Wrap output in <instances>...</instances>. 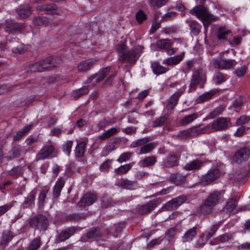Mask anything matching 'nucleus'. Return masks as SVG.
<instances>
[{"mask_svg":"<svg viewBox=\"0 0 250 250\" xmlns=\"http://www.w3.org/2000/svg\"><path fill=\"white\" fill-rule=\"evenodd\" d=\"M14 236V235L10 230H5L2 233L0 245L4 247H6Z\"/></svg>","mask_w":250,"mask_h":250,"instance_id":"obj_34","label":"nucleus"},{"mask_svg":"<svg viewBox=\"0 0 250 250\" xmlns=\"http://www.w3.org/2000/svg\"><path fill=\"white\" fill-rule=\"evenodd\" d=\"M246 68L245 66H243L240 68H236L234 70V73L238 77H242L246 73Z\"/></svg>","mask_w":250,"mask_h":250,"instance_id":"obj_64","label":"nucleus"},{"mask_svg":"<svg viewBox=\"0 0 250 250\" xmlns=\"http://www.w3.org/2000/svg\"><path fill=\"white\" fill-rule=\"evenodd\" d=\"M97 61L89 59L82 61L77 64V71L79 73H85L91 69Z\"/></svg>","mask_w":250,"mask_h":250,"instance_id":"obj_16","label":"nucleus"},{"mask_svg":"<svg viewBox=\"0 0 250 250\" xmlns=\"http://www.w3.org/2000/svg\"><path fill=\"white\" fill-rule=\"evenodd\" d=\"M187 199V198L185 195L178 196L167 203L165 205L164 208L167 210H174L184 203Z\"/></svg>","mask_w":250,"mask_h":250,"instance_id":"obj_14","label":"nucleus"},{"mask_svg":"<svg viewBox=\"0 0 250 250\" xmlns=\"http://www.w3.org/2000/svg\"><path fill=\"white\" fill-rule=\"evenodd\" d=\"M204 162L200 160L195 159L187 163L183 167L185 170L188 171H197L203 166Z\"/></svg>","mask_w":250,"mask_h":250,"instance_id":"obj_20","label":"nucleus"},{"mask_svg":"<svg viewBox=\"0 0 250 250\" xmlns=\"http://www.w3.org/2000/svg\"><path fill=\"white\" fill-rule=\"evenodd\" d=\"M115 185L119 187H122L125 189L134 190L138 187V184L136 181H131L127 179H121L117 181Z\"/></svg>","mask_w":250,"mask_h":250,"instance_id":"obj_17","label":"nucleus"},{"mask_svg":"<svg viewBox=\"0 0 250 250\" xmlns=\"http://www.w3.org/2000/svg\"><path fill=\"white\" fill-rule=\"evenodd\" d=\"M250 121V116L243 115L237 119L236 124L238 125H242Z\"/></svg>","mask_w":250,"mask_h":250,"instance_id":"obj_62","label":"nucleus"},{"mask_svg":"<svg viewBox=\"0 0 250 250\" xmlns=\"http://www.w3.org/2000/svg\"><path fill=\"white\" fill-rule=\"evenodd\" d=\"M110 70V66H107L104 68L99 74L96 79V83H99L102 81L108 73Z\"/></svg>","mask_w":250,"mask_h":250,"instance_id":"obj_54","label":"nucleus"},{"mask_svg":"<svg viewBox=\"0 0 250 250\" xmlns=\"http://www.w3.org/2000/svg\"><path fill=\"white\" fill-rule=\"evenodd\" d=\"M149 139L148 138H144L138 139L135 141H134L130 145L131 147L134 148L137 146H141L145 145L146 144L149 142Z\"/></svg>","mask_w":250,"mask_h":250,"instance_id":"obj_52","label":"nucleus"},{"mask_svg":"<svg viewBox=\"0 0 250 250\" xmlns=\"http://www.w3.org/2000/svg\"><path fill=\"white\" fill-rule=\"evenodd\" d=\"M184 55L174 56V57L167 58L163 61L164 63H166L168 65L178 64L183 58Z\"/></svg>","mask_w":250,"mask_h":250,"instance_id":"obj_40","label":"nucleus"},{"mask_svg":"<svg viewBox=\"0 0 250 250\" xmlns=\"http://www.w3.org/2000/svg\"><path fill=\"white\" fill-rule=\"evenodd\" d=\"M237 204L236 196L233 195L226 203L225 206L220 210V214L224 217H228L235 208Z\"/></svg>","mask_w":250,"mask_h":250,"instance_id":"obj_10","label":"nucleus"},{"mask_svg":"<svg viewBox=\"0 0 250 250\" xmlns=\"http://www.w3.org/2000/svg\"><path fill=\"white\" fill-rule=\"evenodd\" d=\"M26 50L25 47L22 44H19L17 47H13L12 51L14 53L22 54Z\"/></svg>","mask_w":250,"mask_h":250,"instance_id":"obj_63","label":"nucleus"},{"mask_svg":"<svg viewBox=\"0 0 250 250\" xmlns=\"http://www.w3.org/2000/svg\"><path fill=\"white\" fill-rule=\"evenodd\" d=\"M24 171V167L19 166L13 167L8 171V173L9 175L12 176L15 179H17L19 177L22 176Z\"/></svg>","mask_w":250,"mask_h":250,"instance_id":"obj_32","label":"nucleus"},{"mask_svg":"<svg viewBox=\"0 0 250 250\" xmlns=\"http://www.w3.org/2000/svg\"><path fill=\"white\" fill-rule=\"evenodd\" d=\"M214 93L212 91L206 92L199 96L196 100L197 103H201L210 99L214 95Z\"/></svg>","mask_w":250,"mask_h":250,"instance_id":"obj_50","label":"nucleus"},{"mask_svg":"<svg viewBox=\"0 0 250 250\" xmlns=\"http://www.w3.org/2000/svg\"><path fill=\"white\" fill-rule=\"evenodd\" d=\"M119 130L118 128L115 127H112L106 130L105 132L99 135L97 137L96 140L97 141H98L99 140L100 141H103L117 134Z\"/></svg>","mask_w":250,"mask_h":250,"instance_id":"obj_29","label":"nucleus"},{"mask_svg":"<svg viewBox=\"0 0 250 250\" xmlns=\"http://www.w3.org/2000/svg\"><path fill=\"white\" fill-rule=\"evenodd\" d=\"M156 46L160 49L167 50L168 55H172L174 53L173 48L170 49L171 46V42L170 40H159L156 42Z\"/></svg>","mask_w":250,"mask_h":250,"instance_id":"obj_21","label":"nucleus"},{"mask_svg":"<svg viewBox=\"0 0 250 250\" xmlns=\"http://www.w3.org/2000/svg\"><path fill=\"white\" fill-rule=\"evenodd\" d=\"M62 61L60 59L52 58L51 57H49L42 61L30 64L27 68V71L34 72H41L46 68L57 66Z\"/></svg>","mask_w":250,"mask_h":250,"instance_id":"obj_3","label":"nucleus"},{"mask_svg":"<svg viewBox=\"0 0 250 250\" xmlns=\"http://www.w3.org/2000/svg\"><path fill=\"white\" fill-rule=\"evenodd\" d=\"M86 217V215L84 213H74L67 215L66 219L68 221H77L80 219H84Z\"/></svg>","mask_w":250,"mask_h":250,"instance_id":"obj_53","label":"nucleus"},{"mask_svg":"<svg viewBox=\"0 0 250 250\" xmlns=\"http://www.w3.org/2000/svg\"><path fill=\"white\" fill-rule=\"evenodd\" d=\"M224 193L223 190L210 193L199 207L198 213L199 216L205 217L212 214L215 207L219 203L224 201Z\"/></svg>","mask_w":250,"mask_h":250,"instance_id":"obj_1","label":"nucleus"},{"mask_svg":"<svg viewBox=\"0 0 250 250\" xmlns=\"http://www.w3.org/2000/svg\"><path fill=\"white\" fill-rule=\"evenodd\" d=\"M195 132L197 134H201L205 133H208L211 132V128L209 125H208L204 127H199V128H196Z\"/></svg>","mask_w":250,"mask_h":250,"instance_id":"obj_61","label":"nucleus"},{"mask_svg":"<svg viewBox=\"0 0 250 250\" xmlns=\"http://www.w3.org/2000/svg\"><path fill=\"white\" fill-rule=\"evenodd\" d=\"M183 91L178 90L174 93L170 98L167 105V109H173L178 103V101Z\"/></svg>","mask_w":250,"mask_h":250,"instance_id":"obj_26","label":"nucleus"},{"mask_svg":"<svg viewBox=\"0 0 250 250\" xmlns=\"http://www.w3.org/2000/svg\"><path fill=\"white\" fill-rule=\"evenodd\" d=\"M219 228V225L218 224L212 225L208 230H206L205 232L203 234V237H205V239L206 240H208L214 236Z\"/></svg>","mask_w":250,"mask_h":250,"instance_id":"obj_39","label":"nucleus"},{"mask_svg":"<svg viewBox=\"0 0 250 250\" xmlns=\"http://www.w3.org/2000/svg\"><path fill=\"white\" fill-rule=\"evenodd\" d=\"M114 203L112 199L107 197H103L102 201V207L105 208L113 206Z\"/></svg>","mask_w":250,"mask_h":250,"instance_id":"obj_59","label":"nucleus"},{"mask_svg":"<svg viewBox=\"0 0 250 250\" xmlns=\"http://www.w3.org/2000/svg\"><path fill=\"white\" fill-rule=\"evenodd\" d=\"M231 32L225 27H219L217 31V39L219 41H226L231 36Z\"/></svg>","mask_w":250,"mask_h":250,"instance_id":"obj_27","label":"nucleus"},{"mask_svg":"<svg viewBox=\"0 0 250 250\" xmlns=\"http://www.w3.org/2000/svg\"><path fill=\"white\" fill-rule=\"evenodd\" d=\"M65 181L63 177H59L53 187V196L54 198H58L61 195V191L63 188Z\"/></svg>","mask_w":250,"mask_h":250,"instance_id":"obj_22","label":"nucleus"},{"mask_svg":"<svg viewBox=\"0 0 250 250\" xmlns=\"http://www.w3.org/2000/svg\"><path fill=\"white\" fill-rule=\"evenodd\" d=\"M127 47L125 44H119L117 48L119 60L127 64H134L138 60L143 52V47L138 46L127 50Z\"/></svg>","mask_w":250,"mask_h":250,"instance_id":"obj_2","label":"nucleus"},{"mask_svg":"<svg viewBox=\"0 0 250 250\" xmlns=\"http://www.w3.org/2000/svg\"><path fill=\"white\" fill-rule=\"evenodd\" d=\"M157 161V157L155 156H147L140 160L138 163V165L142 168L150 167L154 166Z\"/></svg>","mask_w":250,"mask_h":250,"instance_id":"obj_24","label":"nucleus"},{"mask_svg":"<svg viewBox=\"0 0 250 250\" xmlns=\"http://www.w3.org/2000/svg\"><path fill=\"white\" fill-rule=\"evenodd\" d=\"M30 226L35 230L45 231L47 229L49 222L46 216L42 214H38L29 220Z\"/></svg>","mask_w":250,"mask_h":250,"instance_id":"obj_6","label":"nucleus"},{"mask_svg":"<svg viewBox=\"0 0 250 250\" xmlns=\"http://www.w3.org/2000/svg\"><path fill=\"white\" fill-rule=\"evenodd\" d=\"M22 28L23 26L21 24L10 21L6 22L4 29L7 32L12 33L14 31H20Z\"/></svg>","mask_w":250,"mask_h":250,"instance_id":"obj_28","label":"nucleus"},{"mask_svg":"<svg viewBox=\"0 0 250 250\" xmlns=\"http://www.w3.org/2000/svg\"><path fill=\"white\" fill-rule=\"evenodd\" d=\"M197 235V228L194 227L188 230L182 237L183 242L191 241Z\"/></svg>","mask_w":250,"mask_h":250,"instance_id":"obj_31","label":"nucleus"},{"mask_svg":"<svg viewBox=\"0 0 250 250\" xmlns=\"http://www.w3.org/2000/svg\"><path fill=\"white\" fill-rule=\"evenodd\" d=\"M171 182L177 185H180L184 182L186 178V175H182L179 173L172 174L170 177Z\"/></svg>","mask_w":250,"mask_h":250,"instance_id":"obj_38","label":"nucleus"},{"mask_svg":"<svg viewBox=\"0 0 250 250\" xmlns=\"http://www.w3.org/2000/svg\"><path fill=\"white\" fill-rule=\"evenodd\" d=\"M17 11L20 17L22 19L28 17L31 13L28 5H21Z\"/></svg>","mask_w":250,"mask_h":250,"instance_id":"obj_35","label":"nucleus"},{"mask_svg":"<svg viewBox=\"0 0 250 250\" xmlns=\"http://www.w3.org/2000/svg\"><path fill=\"white\" fill-rule=\"evenodd\" d=\"M78 230V229L75 227H69L62 230L58 234L57 241L59 242L64 241L73 235Z\"/></svg>","mask_w":250,"mask_h":250,"instance_id":"obj_15","label":"nucleus"},{"mask_svg":"<svg viewBox=\"0 0 250 250\" xmlns=\"http://www.w3.org/2000/svg\"><path fill=\"white\" fill-rule=\"evenodd\" d=\"M48 193V189H44L40 191L39 197L38 201L40 206L43 207L45 203V200L46 198L47 194Z\"/></svg>","mask_w":250,"mask_h":250,"instance_id":"obj_51","label":"nucleus"},{"mask_svg":"<svg viewBox=\"0 0 250 250\" xmlns=\"http://www.w3.org/2000/svg\"><path fill=\"white\" fill-rule=\"evenodd\" d=\"M132 165L131 164L121 166L118 168L115 169V175L126 174L131 168Z\"/></svg>","mask_w":250,"mask_h":250,"instance_id":"obj_41","label":"nucleus"},{"mask_svg":"<svg viewBox=\"0 0 250 250\" xmlns=\"http://www.w3.org/2000/svg\"><path fill=\"white\" fill-rule=\"evenodd\" d=\"M88 86H83L80 89L74 91L72 93V96L74 98L77 99L81 96L88 93Z\"/></svg>","mask_w":250,"mask_h":250,"instance_id":"obj_48","label":"nucleus"},{"mask_svg":"<svg viewBox=\"0 0 250 250\" xmlns=\"http://www.w3.org/2000/svg\"><path fill=\"white\" fill-rule=\"evenodd\" d=\"M250 158V148L242 147L237 149L232 156L233 161L236 164L246 162Z\"/></svg>","mask_w":250,"mask_h":250,"instance_id":"obj_7","label":"nucleus"},{"mask_svg":"<svg viewBox=\"0 0 250 250\" xmlns=\"http://www.w3.org/2000/svg\"><path fill=\"white\" fill-rule=\"evenodd\" d=\"M41 237H37L31 241L27 248V250H37L41 245Z\"/></svg>","mask_w":250,"mask_h":250,"instance_id":"obj_43","label":"nucleus"},{"mask_svg":"<svg viewBox=\"0 0 250 250\" xmlns=\"http://www.w3.org/2000/svg\"><path fill=\"white\" fill-rule=\"evenodd\" d=\"M228 127V122L226 118L220 117L214 120L211 124L212 129L215 131L226 130Z\"/></svg>","mask_w":250,"mask_h":250,"instance_id":"obj_18","label":"nucleus"},{"mask_svg":"<svg viewBox=\"0 0 250 250\" xmlns=\"http://www.w3.org/2000/svg\"><path fill=\"white\" fill-rule=\"evenodd\" d=\"M132 155V153L126 152L122 153L117 160V161L120 163H123L130 159Z\"/></svg>","mask_w":250,"mask_h":250,"instance_id":"obj_60","label":"nucleus"},{"mask_svg":"<svg viewBox=\"0 0 250 250\" xmlns=\"http://www.w3.org/2000/svg\"><path fill=\"white\" fill-rule=\"evenodd\" d=\"M198 116L199 115L197 113H194L193 114L187 115L181 120L180 123L183 125H187L197 119Z\"/></svg>","mask_w":250,"mask_h":250,"instance_id":"obj_44","label":"nucleus"},{"mask_svg":"<svg viewBox=\"0 0 250 250\" xmlns=\"http://www.w3.org/2000/svg\"><path fill=\"white\" fill-rule=\"evenodd\" d=\"M101 233L100 230L96 228H93L88 231L85 235V238H83L87 241L91 242L94 240H97L100 238Z\"/></svg>","mask_w":250,"mask_h":250,"instance_id":"obj_23","label":"nucleus"},{"mask_svg":"<svg viewBox=\"0 0 250 250\" xmlns=\"http://www.w3.org/2000/svg\"><path fill=\"white\" fill-rule=\"evenodd\" d=\"M224 108L223 106H218L214 108L209 114V116L211 118H214L217 116H218L222 114L224 111Z\"/></svg>","mask_w":250,"mask_h":250,"instance_id":"obj_57","label":"nucleus"},{"mask_svg":"<svg viewBox=\"0 0 250 250\" xmlns=\"http://www.w3.org/2000/svg\"><path fill=\"white\" fill-rule=\"evenodd\" d=\"M221 174V172L219 168H212L203 177V179L207 184H209L219 178Z\"/></svg>","mask_w":250,"mask_h":250,"instance_id":"obj_19","label":"nucleus"},{"mask_svg":"<svg viewBox=\"0 0 250 250\" xmlns=\"http://www.w3.org/2000/svg\"><path fill=\"white\" fill-rule=\"evenodd\" d=\"M213 79L216 84H220L228 79L227 75L219 71L215 73Z\"/></svg>","mask_w":250,"mask_h":250,"instance_id":"obj_42","label":"nucleus"},{"mask_svg":"<svg viewBox=\"0 0 250 250\" xmlns=\"http://www.w3.org/2000/svg\"><path fill=\"white\" fill-rule=\"evenodd\" d=\"M168 119L167 115H164L156 118L153 122L152 126L154 127L162 126Z\"/></svg>","mask_w":250,"mask_h":250,"instance_id":"obj_49","label":"nucleus"},{"mask_svg":"<svg viewBox=\"0 0 250 250\" xmlns=\"http://www.w3.org/2000/svg\"><path fill=\"white\" fill-rule=\"evenodd\" d=\"M167 0H148V3L150 7L158 9L166 4Z\"/></svg>","mask_w":250,"mask_h":250,"instance_id":"obj_45","label":"nucleus"},{"mask_svg":"<svg viewBox=\"0 0 250 250\" xmlns=\"http://www.w3.org/2000/svg\"><path fill=\"white\" fill-rule=\"evenodd\" d=\"M188 24L191 33L195 36L198 35L200 32L201 25L196 21L191 19H188L186 21Z\"/></svg>","mask_w":250,"mask_h":250,"instance_id":"obj_30","label":"nucleus"},{"mask_svg":"<svg viewBox=\"0 0 250 250\" xmlns=\"http://www.w3.org/2000/svg\"><path fill=\"white\" fill-rule=\"evenodd\" d=\"M86 146V143L84 141H81L77 144L75 150L76 157L81 158L84 155Z\"/></svg>","mask_w":250,"mask_h":250,"instance_id":"obj_37","label":"nucleus"},{"mask_svg":"<svg viewBox=\"0 0 250 250\" xmlns=\"http://www.w3.org/2000/svg\"><path fill=\"white\" fill-rule=\"evenodd\" d=\"M36 197V191L34 190L31 191L27 197L25 198L24 202L22 203V206L24 208H27L31 207L34 204V201Z\"/></svg>","mask_w":250,"mask_h":250,"instance_id":"obj_36","label":"nucleus"},{"mask_svg":"<svg viewBox=\"0 0 250 250\" xmlns=\"http://www.w3.org/2000/svg\"><path fill=\"white\" fill-rule=\"evenodd\" d=\"M232 237L231 234L227 233L220 235L216 238V240L220 243H225L229 241Z\"/></svg>","mask_w":250,"mask_h":250,"instance_id":"obj_58","label":"nucleus"},{"mask_svg":"<svg viewBox=\"0 0 250 250\" xmlns=\"http://www.w3.org/2000/svg\"><path fill=\"white\" fill-rule=\"evenodd\" d=\"M135 18L139 23H142L144 21L146 20L147 16L145 13L141 9H140L136 14Z\"/></svg>","mask_w":250,"mask_h":250,"instance_id":"obj_55","label":"nucleus"},{"mask_svg":"<svg viewBox=\"0 0 250 250\" xmlns=\"http://www.w3.org/2000/svg\"><path fill=\"white\" fill-rule=\"evenodd\" d=\"M190 13L201 20L205 27L208 26L213 19V15H211L207 8L203 5L195 6L190 10Z\"/></svg>","mask_w":250,"mask_h":250,"instance_id":"obj_4","label":"nucleus"},{"mask_svg":"<svg viewBox=\"0 0 250 250\" xmlns=\"http://www.w3.org/2000/svg\"><path fill=\"white\" fill-rule=\"evenodd\" d=\"M151 67L153 72L157 75L165 73L168 70V69L160 65L157 62H152L151 64Z\"/></svg>","mask_w":250,"mask_h":250,"instance_id":"obj_33","label":"nucleus"},{"mask_svg":"<svg viewBox=\"0 0 250 250\" xmlns=\"http://www.w3.org/2000/svg\"><path fill=\"white\" fill-rule=\"evenodd\" d=\"M162 200L160 198H155L149 201L147 204L141 206L139 209V213L141 214L150 212L156 207L160 204Z\"/></svg>","mask_w":250,"mask_h":250,"instance_id":"obj_11","label":"nucleus"},{"mask_svg":"<svg viewBox=\"0 0 250 250\" xmlns=\"http://www.w3.org/2000/svg\"><path fill=\"white\" fill-rule=\"evenodd\" d=\"M206 81V73L204 70L200 69L193 71L189 86V90L190 91L195 90L197 85L200 88L204 87Z\"/></svg>","mask_w":250,"mask_h":250,"instance_id":"obj_5","label":"nucleus"},{"mask_svg":"<svg viewBox=\"0 0 250 250\" xmlns=\"http://www.w3.org/2000/svg\"><path fill=\"white\" fill-rule=\"evenodd\" d=\"M97 197L96 194L92 193L85 194L78 203V206L81 209L93 204L96 200Z\"/></svg>","mask_w":250,"mask_h":250,"instance_id":"obj_13","label":"nucleus"},{"mask_svg":"<svg viewBox=\"0 0 250 250\" xmlns=\"http://www.w3.org/2000/svg\"><path fill=\"white\" fill-rule=\"evenodd\" d=\"M155 148L154 144L146 143L145 145L141 147L139 154H147L151 152Z\"/></svg>","mask_w":250,"mask_h":250,"instance_id":"obj_46","label":"nucleus"},{"mask_svg":"<svg viewBox=\"0 0 250 250\" xmlns=\"http://www.w3.org/2000/svg\"><path fill=\"white\" fill-rule=\"evenodd\" d=\"M180 156L174 153L168 154L162 162L161 166L163 168H172L177 166L179 164Z\"/></svg>","mask_w":250,"mask_h":250,"instance_id":"obj_12","label":"nucleus"},{"mask_svg":"<svg viewBox=\"0 0 250 250\" xmlns=\"http://www.w3.org/2000/svg\"><path fill=\"white\" fill-rule=\"evenodd\" d=\"M31 125H27L23 127L21 129L17 132L13 137V140L15 141H18L26 133L28 132L31 129Z\"/></svg>","mask_w":250,"mask_h":250,"instance_id":"obj_47","label":"nucleus"},{"mask_svg":"<svg viewBox=\"0 0 250 250\" xmlns=\"http://www.w3.org/2000/svg\"><path fill=\"white\" fill-rule=\"evenodd\" d=\"M237 63L234 60L216 58L212 60V64L215 68L221 69H228Z\"/></svg>","mask_w":250,"mask_h":250,"instance_id":"obj_9","label":"nucleus"},{"mask_svg":"<svg viewBox=\"0 0 250 250\" xmlns=\"http://www.w3.org/2000/svg\"><path fill=\"white\" fill-rule=\"evenodd\" d=\"M22 149L20 146H13L8 152L7 155L5 157L8 161L14 159L19 158L21 154Z\"/></svg>","mask_w":250,"mask_h":250,"instance_id":"obj_25","label":"nucleus"},{"mask_svg":"<svg viewBox=\"0 0 250 250\" xmlns=\"http://www.w3.org/2000/svg\"><path fill=\"white\" fill-rule=\"evenodd\" d=\"M73 145V142L72 141H67L66 143L62 145V150L65 152L67 156H69L71 148Z\"/></svg>","mask_w":250,"mask_h":250,"instance_id":"obj_56","label":"nucleus"},{"mask_svg":"<svg viewBox=\"0 0 250 250\" xmlns=\"http://www.w3.org/2000/svg\"><path fill=\"white\" fill-rule=\"evenodd\" d=\"M56 152L55 147L52 144L45 145L39 150L36 155V161L48 159L54 153Z\"/></svg>","mask_w":250,"mask_h":250,"instance_id":"obj_8","label":"nucleus"}]
</instances>
